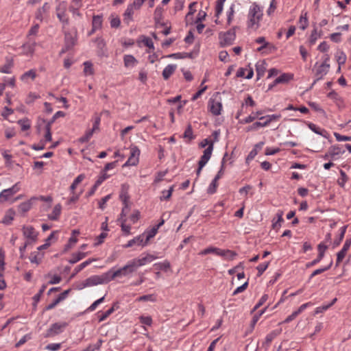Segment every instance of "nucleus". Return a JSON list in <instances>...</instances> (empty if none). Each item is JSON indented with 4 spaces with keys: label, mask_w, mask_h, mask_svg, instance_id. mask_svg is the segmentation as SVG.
I'll list each match as a JSON object with an SVG mask.
<instances>
[{
    "label": "nucleus",
    "mask_w": 351,
    "mask_h": 351,
    "mask_svg": "<svg viewBox=\"0 0 351 351\" xmlns=\"http://www.w3.org/2000/svg\"><path fill=\"white\" fill-rule=\"evenodd\" d=\"M109 282L110 278H108V274L106 272L101 276L95 275L86 278L80 284L79 289H82L87 287H91L101 284H106Z\"/></svg>",
    "instance_id": "obj_1"
},
{
    "label": "nucleus",
    "mask_w": 351,
    "mask_h": 351,
    "mask_svg": "<svg viewBox=\"0 0 351 351\" xmlns=\"http://www.w3.org/2000/svg\"><path fill=\"white\" fill-rule=\"evenodd\" d=\"M263 12L261 8L254 3L249 12L248 27L257 29L259 27V21L262 19Z\"/></svg>",
    "instance_id": "obj_2"
},
{
    "label": "nucleus",
    "mask_w": 351,
    "mask_h": 351,
    "mask_svg": "<svg viewBox=\"0 0 351 351\" xmlns=\"http://www.w3.org/2000/svg\"><path fill=\"white\" fill-rule=\"evenodd\" d=\"M237 26L233 27L226 32H220L219 34V44L221 47L231 45L236 38V29Z\"/></svg>",
    "instance_id": "obj_3"
},
{
    "label": "nucleus",
    "mask_w": 351,
    "mask_h": 351,
    "mask_svg": "<svg viewBox=\"0 0 351 351\" xmlns=\"http://www.w3.org/2000/svg\"><path fill=\"white\" fill-rule=\"evenodd\" d=\"M136 269L133 266V264L132 261H130L128 262V263L125 265L124 267L117 269L115 271H109L107 272L108 278H110V282L112 280H114L117 277L120 276H125L129 274H131L134 271H135Z\"/></svg>",
    "instance_id": "obj_4"
},
{
    "label": "nucleus",
    "mask_w": 351,
    "mask_h": 351,
    "mask_svg": "<svg viewBox=\"0 0 351 351\" xmlns=\"http://www.w3.org/2000/svg\"><path fill=\"white\" fill-rule=\"evenodd\" d=\"M67 326L66 322H57L53 324L51 327L47 330L45 337H51L58 335L63 332L64 328Z\"/></svg>",
    "instance_id": "obj_5"
},
{
    "label": "nucleus",
    "mask_w": 351,
    "mask_h": 351,
    "mask_svg": "<svg viewBox=\"0 0 351 351\" xmlns=\"http://www.w3.org/2000/svg\"><path fill=\"white\" fill-rule=\"evenodd\" d=\"M329 68H330L329 64H326V62H323L317 67V69H316L315 74L316 79L314 80L311 88H312L317 83V81L322 79V77L328 73V72L329 71Z\"/></svg>",
    "instance_id": "obj_6"
},
{
    "label": "nucleus",
    "mask_w": 351,
    "mask_h": 351,
    "mask_svg": "<svg viewBox=\"0 0 351 351\" xmlns=\"http://www.w3.org/2000/svg\"><path fill=\"white\" fill-rule=\"evenodd\" d=\"M140 155V150L136 146L131 147L130 148V156L126 162L124 164L125 166L136 165L138 162V157Z\"/></svg>",
    "instance_id": "obj_7"
},
{
    "label": "nucleus",
    "mask_w": 351,
    "mask_h": 351,
    "mask_svg": "<svg viewBox=\"0 0 351 351\" xmlns=\"http://www.w3.org/2000/svg\"><path fill=\"white\" fill-rule=\"evenodd\" d=\"M77 41L76 35L71 33H65L64 35V47L62 49V53H64L73 48Z\"/></svg>",
    "instance_id": "obj_8"
},
{
    "label": "nucleus",
    "mask_w": 351,
    "mask_h": 351,
    "mask_svg": "<svg viewBox=\"0 0 351 351\" xmlns=\"http://www.w3.org/2000/svg\"><path fill=\"white\" fill-rule=\"evenodd\" d=\"M319 254L317 255V257L312 261L311 262H309L306 264V267L309 268L315 265H317L318 263L321 261V260L324 256V253L326 249L328 248L327 245H324V243H321L317 246Z\"/></svg>",
    "instance_id": "obj_9"
},
{
    "label": "nucleus",
    "mask_w": 351,
    "mask_h": 351,
    "mask_svg": "<svg viewBox=\"0 0 351 351\" xmlns=\"http://www.w3.org/2000/svg\"><path fill=\"white\" fill-rule=\"evenodd\" d=\"M157 257L154 255L147 254L144 257H142L141 258H134V259L132 260L131 261H132L135 269L136 270L139 267L145 265L147 263L152 262Z\"/></svg>",
    "instance_id": "obj_10"
},
{
    "label": "nucleus",
    "mask_w": 351,
    "mask_h": 351,
    "mask_svg": "<svg viewBox=\"0 0 351 351\" xmlns=\"http://www.w3.org/2000/svg\"><path fill=\"white\" fill-rule=\"evenodd\" d=\"M208 108L210 112L215 116L221 114L222 104L220 101L210 99L208 101Z\"/></svg>",
    "instance_id": "obj_11"
},
{
    "label": "nucleus",
    "mask_w": 351,
    "mask_h": 351,
    "mask_svg": "<svg viewBox=\"0 0 351 351\" xmlns=\"http://www.w3.org/2000/svg\"><path fill=\"white\" fill-rule=\"evenodd\" d=\"M23 234L25 237L27 238L29 240L35 242L37 240L38 232H36L34 227L28 226H24L22 228Z\"/></svg>",
    "instance_id": "obj_12"
},
{
    "label": "nucleus",
    "mask_w": 351,
    "mask_h": 351,
    "mask_svg": "<svg viewBox=\"0 0 351 351\" xmlns=\"http://www.w3.org/2000/svg\"><path fill=\"white\" fill-rule=\"evenodd\" d=\"M345 152L344 150H341V148L337 145L332 146L329 148L327 153L323 156L325 160L328 158H331L332 160L335 159V156L339 155L341 154H343Z\"/></svg>",
    "instance_id": "obj_13"
},
{
    "label": "nucleus",
    "mask_w": 351,
    "mask_h": 351,
    "mask_svg": "<svg viewBox=\"0 0 351 351\" xmlns=\"http://www.w3.org/2000/svg\"><path fill=\"white\" fill-rule=\"evenodd\" d=\"M351 245V239H346L344 243V245L342 249L337 253V263L336 265H338L340 262L344 258L346 255L348 250H349Z\"/></svg>",
    "instance_id": "obj_14"
},
{
    "label": "nucleus",
    "mask_w": 351,
    "mask_h": 351,
    "mask_svg": "<svg viewBox=\"0 0 351 351\" xmlns=\"http://www.w3.org/2000/svg\"><path fill=\"white\" fill-rule=\"evenodd\" d=\"M95 42L97 43L98 56L100 57H106L107 50L104 40L101 38H97Z\"/></svg>",
    "instance_id": "obj_15"
},
{
    "label": "nucleus",
    "mask_w": 351,
    "mask_h": 351,
    "mask_svg": "<svg viewBox=\"0 0 351 351\" xmlns=\"http://www.w3.org/2000/svg\"><path fill=\"white\" fill-rule=\"evenodd\" d=\"M37 199V197H32L27 202H22L19 206V211L22 214H25L27 211H29L32 206L33 201H35Z\"/></svg>",
    "instance_id": "obj_16"
},
{
    "label": "nucleus",
    "mask_w": 351,
    "mask_h": 351,
    "mask_svg": "<svg viewBox=\"0 0 351 351\" xmlns=\"http://www.w3.org/2000/svg\"><path fill=\"white\" fill-rule=\"evenodd\" d=\"M102 15H94L92 21V30L90 34L95 32L96 30L100 29L102 26Z\"/></svg>",
    "instance_id": "obj_17"
},
{
    "label": "nucleus",
    "mask_w": 351,
    "mask_h": 351,
    "mask_svg": "<svg viewBox=\"0 0 351 351\" xmlns=\"http://www.w3.org/2000/svg\"><path fill=\"white\" fill-rule=\"evenodd\" d=\"M255 41L256 43H263V45H261L260 47H258L257 49V50L258 51H261L263 49H266V48H268L270 50L276 49V47H274V45H273L272 44H271L268 42H266L265 38L263 36L257 38Z\"/></svg>",
    "instance_id": "obj_18"
},
{
    "label": "nucleus",
    "mask_w": 351,
    "mask_h": 351,
    "mask_svg": "<svg viewBox=\"0 0 351 351\" xmlns=\"http://www.w3.org/2000/svg\"><path fill=\"white\" fill-rule=\"evenodd\" d=\"M266 62L265 60H261L256 64V71L257 73L258 79H260L265 74L266 71Z\"/></svg>",
    "instance_id": "obj_19"
},
{
    "label": "nucleus",
    "mask_w": 351,
    "mask_h": 351,
    "mask_svg": "<svg viewBox=\"0 0 351 351\" xmlns=\"http://www.w3.org/2000/svg\"><path fill=\"white\" fill-rule=\"evenodd\" d=\"M177 66L176 64H169L162 71V77L164 80H167L171 75L176 70Z\"/></svg>",
    "instance_id": "obj_20"
},
{
    "label": "nucleus",
    "mask_w": 351,
    "mask_h": 351,
    "mask_svg": "<svg viewBox=\"0 0 351 351\" xmlns=\"http://www.w3.org/2000/svg\"><path fill=\"white\" fill-rule=\"evenodd\" d=\"M62 206L60 204H56L51 214L48 215V218L51 220L56 221L60 215Z\"/></svg>",
    "instance_id": "obj_21"
},
{
    "label": "nucleus",
    "mask_w": 351,
    "mask_h": 351,
    "mask_svg": "<svg viewBox=\"0 0 351 351\" xmlns=\"http://www.w3.org/2000/svg\"><path fill=\"white\" fill-rule=\"evenodd\" d=\"M15 215V211L10 208L8 210L5 214L3 219H2V223L5 225H9L12 223L14 219V217Z\"/></svg>",
    "instance_id": "obj_22"
},
{
    "label": "nucleus",
    "mask_w": 351,
    "mask_h": 351,
    "mask_svg": "<svg viewBox=\"0 0 351 351\" xmlns=\"http://www.w3.org/2000/svg\"><path fill=\"white\" fill-rule=\"evenodd\" d=\"M16 193V190L14 189H4L0 193V202H4L8 200L12 195Z\"/></svg>",
    "instance_id": "obj_23"
},
{
    "label": "nucleus",
    "mask_w": 351,
    "mask_h": 351,
    "mask_svg": "<svg viewBox=\"0 0 351 351\" xmlns=\"http://www.w3.org/2000/svg\"><path fill=\"white\" fill-rule=\"evenodd\" d=\"M308 128L315 133L319 134L325 138H328V132L324 129H322L319 127L317 126L315 124L310 123L308 124Z\"/></svg>",
    "instance_id": "obj_24"
},
{
    "label": "nucleus",
    "mask_w": 351,
    "mask_h": 351,
    "mask_svg": "<svg viewBox=\"0 0 351 351\" xmlns=\"http://www.w3.org/2000/svg\"><path fill=\"white\" fill-rule=\"evenodd\" d=\"M143 236L144 234L139 235L138 237H134V239H131L128 242L127 244L124 245V247L128 248L132 247L134 244L141 245H143V243H144L143 241Z\"/></svg>",
    "instance_id": "obj_25"
},
{
    "label": "nucleus",
    "mask_w": 351,
    "mask_h": 351,
    "mask_svg": "<svg viewBox=\"0 0 351 351\" xmlns=\"http://www.w3.org/2000/svg\"><path fill=\"white\" fill-rule=\"evenodd\" d=\"M118 307L117 303H114L111 308L99 316V322H101L106 319Z\"/></svg>",
    "instance_id": "obj_26"
},
{
    "label": "nucleus",
    "mask_w": 351,
    "mask_h": 351,
    "mask_svg": "<svg viewBox=\"0 0 351 351\" xmlns=\"http://www.w3.org/2000/svg\"><path fill=\"white\" fill-rule=\"evenodd\" d=\"M123 62L125 67L134 66L138 62L137 60L132 55H125Z\"/></svg>",
    "instance_id": "obj_27"
},
{
    "label": "nucleus",
    "mask_w": 351,
    "mask_h": 351,
    "mask_svg": "<svg viewBox=\"0 0 351 351\" xmlns=\"http://www.w3.org/2000/svg\"><path fill=\"white\" fill-rule=\"evenodd\" d=\"M13 65V60L7 58L5 64L0 68V73H11V69Z\"/></svg>",
    "instance_id": "obj_28"
},
{
    "label": "nucleus",
    "mask_w": 351,
    "mask_h": 351,
    "mask_svg": "<svg viewBox=\"0 0 351 351\" xmlns=\"http://www.w3.org/2000/svg\"><path fill=\"white\" fill-rule=\"evenodd\" d=\"M268 125V122H266V121L265 120V121L263 122H261V121H256L254 122L253 124H252L251 125H249L247 128H246V131L247 132H250V131H256L258 130L261 127H265V126H267Z\"/></svg>",
    "instance_id": "obj_29"
},
{
    "label": "nucleus",
    "mask_w": 351,
    "mask_h": 351,
    "mask_svg": "<svg viewBox=\"0 0 351 351\" xmlns=\"http://www.w3.org/2000/svg\"><path fill=\"white\" fill-rule=\"evenodd\" d=\"M134 9H135L134 7H133L131 4H130V5H128L127 9L125 11V13L123 14V16H124L123 20L127 23H129V22L132 20Z\"/></svg>",
    "instance_id": "obj_30"
},
{
    "label": "nucleus",
    "mask_w": 351,
    "mask_h": 351,
    "mask_svg": "<svg viewBox=\"0 0 351 351\" xmlns=\"http://www.w3.org/2000/svg\"><path fill=\"white\" fill-rule=\"evenodd\" d=\"M43 257V254L39 252H32L29 256V261L32 263L40 264L41 259Z\"/></svg>",
    "instance_id": "obj_31"
},
{
    "label": "nucleus",
    "mask_w": 351,
    "mask_h": 351,
    "mask_svg": "<svg viewBox=\"0 0 351 351\" xmlns=\"http://www.w3.org/2000/svg\"><path fill=\"white\" fill-rule=\"evenodd\" d=\"M49 5L48 3H45L44 5L38 9L36 14V18L38 20L42 21L43 20V14L45 12H48L49 10Z\"/></svg>",
    "instance_id": "obj_32"
},
{
    "label": "nucleus",
    "mask_w": 351,
    "mask_h": 351,
    "mask_svg": "<svg viewBox=\"0 0 351 351\" xmlns=\"http://www.w3.org/2000/svg\"><path fill=\"white\" fill-rule=\"evenodd\" d=\"M322 34V31H320L319 33L317 32V27H314L313 30L311 32L310 38H309V43L311 45H313L318 38H320Z\"/></svg>",
    "instance_id": "obj_33"
},
{
    "label": "nucleus",
    "mask_w": 351,
    "mask_h": 351,
    "mask_svg": "<svg viewBox=\"0 0 351 351\" xmlns=\"http://www.w3.org/2000/svg\"><path fill=\"white\" fill-rule=\"evenodd\" d=\"M57 16L58 19L62 23L63 27H64L66 25H69V19L66 17L65 14L64 10L60 12V8H57Z\"/></svg>",
    "instance_id": "obj_34"
},
{
    "label": "nucleus",
    "mask_w": 351,
    "mask_h": 351,
    "mask_svg": "<svg viewBox=\"0 0 351 351\" xmlns=\"http://www.w3.org/2000/svg\"><path fill=\"white\" fill-rule=\"evenodd\" d=\"M87 253L85 252H78L76 254H73L71 258L69 260V263L70 264H75L77 262L80 261L82 258H84L86 256Z\"/></svg>",
    "instance_id": "obj_35"
},
{
    "label": "nucleus",
    "mask_w": 351,
    "mask_h": 351,
    "mask_svg": "<svg viewBox=\"0 0 351 351\" xmlns=\"http://www.w3.org/2000/svg\"><path fill=\"white\" fill-rule=\"evenodd\" d=\"M158 232V228L153 227L150 230L147 231L145 234H146V239L143 243V246H145L147 245L149 241L155 237V235Z\"/></svg>",
    "instance_id": "obj_36"
},
{
    "label": "nucleus",
    "mask_w": 351,
    "mask_h": 351,
    "mask_svg": "<svg viewBox=\"0 0 351 351\" xmlns=\"http://www.w3.org/2000/svg\"><path fill=\"white\" fill-rule=\"evenodd\" d=\"M282 216L283 211L278 210V213H276L277 221L276 222H274L272 224V227L274 229H278L280 227H281V223L284 221Z\"/></svg>",
    "instance_id": "obj_37"
},
{
    "label": "nucleus",
    "mask_w": 351,
    "mask_h": 351,
    "mask_svg": "<svg viewBox=\"0 0 351 351\" xmlns=\"http://www.w3.org/2000/svg\"><path fill=\"white\" fill-rule=\"evenodd\" d=\"M46 287H47L46 285H43L41 288L40 289L38 293H36L33 297V300H34L33 306L34 308L36 307L37 303L40 301V298H41L42 295L43 294L44 291H45Z\"/></svg>",
    "instance_id": "obj_38"
},
{
    "label": "nucleus",
    "mask_w": 351,
    "mask_h": 351,
    "mask_svg": "<svg viewBox=\"0 0 351 351\" xmlns=\"http://www.w3.org/2000/svg\"><path fill=\"white\" fill-rule=\"evenodd\" d=\"M300 28L304 30L308 25V21L307 18V13L302 14L299 19Z\"/></svg>",
    "instance_id": "obj_39"
},
{
    "label": "nucleus",
    "mask_w": 351,
    "mask_h": 351,
    "mask_svg": "<svg viewBox=\"0 0 351 351\" xmlns=\"http://www.w3.org/2000/svg\"><path fill=\"white\" fill-rule=\"evenodd\" d=\"M267 308V306L265 307L263 309L261 310L258 313L254 315L250 324L252 329L254 328V326L260 319L261 316L266 311Z\"/></svg>",
    "instance_id": "obj_40"
},
{
    "label": "nucleus",
    "mask_w": 351,
    "mask_h": 351,
    "mask_svg": "<svg viewBox=\"0 0 351 351\" xmlns=\"http://www.w3.org/2000/svg\"><path fill=\"white\" fill-rule=\"evenodd\" d=\"M291 78V77L289 74L283 73L274 80V84L287 82Z\"/></svg>",
    "instance_id": "obj_41"
},
{
    "label": "nucleus",
    "mask_w": 351,
    "mask_h": 351,
    "mask_svg": "<svg viewBox=\"0 0 351 351\" xmlns=\"http://www.w3.org/2000/svg\"><path fill=\"white\" fill-rule=\"evenodd\" d=\"M281 117V114H269L264 117H259L260 120H265L266 122H268V125L269 123L275 120H278Z\"/></svg>",
    "instance_id": "obj_42"
},
{
    "label": "nucleus",
    "mask_w": 351,
    "mask_h": 351,
    "mask_svg": "<svg viewBox=\"0 0 351 351\" xmlns=\"http://www.w3.org/2000/svg\"><path fill=\"white\" fill-rule=\"evenodd\" d=\"M36 77V71L34 69H30L29 71L24 73L21 79L23 81L26 80L28 77H30L32 80H34Z\"/></svg>",
    "instance_id": "obj_43"
},
{
    "label": "nucleus",
    "mask_w": 351,
    "mask_h": 351,
    "mask_svg": "<svg viewBox=\"0 0 351 351\" xmlns=\"http://www.w3.org/2000/svg\"><path fill=\"white\" fill-rule=\"evenodd\" d=\"M17 123L20 125L22 131H26L31 127L29 121L27 119H20Z\"/></svg>",
    "instance_id": "obj_44"
},
{
    "label": "nucleus",
    "mask_w": 351,
    "mask_h": 351,
    "mask_svg": "<svg viewBox=\"0 0 351 351\" xmlns=\"http://www.w3.org/2000/svg\"><path fill=\"white\" fill-rule=\"evenodd\" d=\"M103 343V340L101 339H99L97 343L95 344H90L88 345L85 349L86 351H95L98 350L100 349L101 345Z\"/></svg>",
    "instance_id": "obj_45"
},
{
    "label": "nucleus",
    "mask_w": 351,
    "mask_h": 351,
    "mask_svg": "<svg viewBox=\"0 0 351 351\" xmlns=\"http://www.w3.org/2000/svg\"><path fill=\"white\" fill-rule=\"evenodd\" d=\"M279 333H280L279 331L274 330V331L271 332L270 333H269L268 335H267V336L265 337V343H266L267 345L270 344V343L274 340V339H275L279 335Z\"/></svg>",
    "instance_id": "obj_46"
},
{
    "label": "nucleus",
    "mask_w": 351,
    "mask_h": 351,
    "mask_svg": "<svg viewBox=\"0 0 351 351\" xmlns=\"http://www.w3.org/2000/svg\"><path fill=\"white\" fill-rule=\"evenodd\" d=\"M332 264V262L331 261V262H330V263L328 266L324 267H323V268H319V269H317L315 270V271H314L311 274V276H310V277H309V280H310L311 278H313L314 276H317V275H319V274H322V273H323V272H324V271H326L328 270V269L330 268V267H331Z\"/></svg>",
    "instance_id": "obj_47"
},
{
    "label": "nucleus",
    "mask_w": 351,
    "mask_h": 351,
    "mask_svg": "<svg viewBox=\"0 0 351 351\" xmlns=\"http://www.w3.org/2000/svg\"><path fill=\"white\" fill-rule=\"evenodd\" d=\"M341 177L338 179L337 183L341 187H343L345 186L346 182L348 181V178L346 173L343 171L340 170Z\"/></svg>",
    "instance_id": "obj_48"
},
{
    "label": "nucleus",
    "mask_w": 351,
    "mask_h": 351,
    "mask_svg": "<svg viewBox=\"0 0 351 351\" xmlns=\"http://www.w3.org/2000/svg\"><path fill=\"white\" fill-rule=\"evenodd\" d=\"M85 178L84 174L79 175L73 181L70 186L71 191L73 193L78 184H80Z\"/></svg>",
    "instance_id": "obj_49"
},
{
    "label": "nucleus",
    "mask_w": 351,
    "mask_h": 351,
    "mask_svg": "<svg viewBox=\"0 0 351 351\" xmlns=\"http://www.w3.org/2000/svg\"><path fill=\"white\" fill-rule=\"evenodd\" d=\"M337 61L339 65L343 64L346 60V56L342 51H339L336 54Z\"/></svg>",
    "instance_id": "obj_50"
},
{
    "label": "nucleus",
    "mask_w": 351,
    "mask_h": 351,
    "mask_svg": "<svg viewBox=\"0 0 351 351\" xmlns=\"http://www.w3.org/2000/svg\"><path fill=\"white\" fill-rule=\"evenodd\" d=\"M65 115L64 112L62 111H58L54 114V115L52 117V118L47 123L46 125H49L51 127L52 124L55 122V121L58 117H62Z\"/></svg>",
    "instance_id": "obj_51"
},
{
    "label": "nucleus",
    "mask_w": 351,
    "mask_h": 351,
    "mask_svg": "<svg viewBox=\"0 0 351 351\" xmlns=\"http://www.w3.org/2000/svg\"><path fill=\"white\" fill-rule=\"evenodd\" d=\"M268 299V295L267 294H264L258 302L255 305L253 309L251 311V313H253L255 311H256L259 307H261Z\"/></svg>",
    "instance_id": "obj_52"
},
{
    "label": "nucleus",
    "mask_w": 351,
    "mask_h": 351,
    "mask_svg": "<svg viewBox=\"0 0 351 351\" xmlns=\"http://www.w3.org/2000/svg\"><path fill=\"white\" fill-rule=\"evenodd\" d=\"M84 72L86 75H92L93 74V64L91 62L86 61L84 63Z\"/></svg>",
    "instance_id": "obj_53"
},
{
    "label": "nucleus",
    "mask_w": 351,
    "mask_h": 351,
    "mask_svg": "<svg viewBox=\"0 0 351 351\" xmlns=\"http://www.w3.org/2000/svg\"><path fill=\"white\" fill-rule=\"evenodd\" d=\"M346 228H347V226H343L341 228L339 237L334 241V243H333L334 247L338 246L340 244V243L341 242V241L343 240V239L344 237L345 232H346Z\"/></svg>",
    "instance_id": "obj_54"
},
{
    "label": "nucleus",
    "mask_w": 351,
    "mask_h": 351,
    "mask_svg": "<svg viewBox=\"0 0 351 351\" xmlns=\"http://www.w3.org/2000/svg\"><path fill=\"white\" fill-rule=\"evenodd\" d=\"M162 9L161 8H156L154 11V20L156 23H159L162 19Z\"/></svg>",
    "instance_id": "obj_55"
},
{
    "label": "nucleus",
    "mask_w": 351,
    "mask_h": 351,
    "mask_svg": "<svg viewBox=\"0 0 351 351\" xmlns=\"http://www.w3.org/2000/svg\"><path fill=\"white\" fill-rule=\"evenodd\" d=\"M93 134V130H88L86 132V134L82 136V137H80L79 138V142L82 143H86L89 141V139L92 137Z\"/></svg>",
    "instance_id": "obj_56"
},
{
    "label": "nucleus",
    "mask_w": 351,
    "mask_h": 351,
    "mask_svg": "<svg viewBox=\"0 0 351 351\" xmlns=\"http://www.w3.org/2000/svg\"><path fill=\"white\" fill-rule=\"evenodd\" d=\"M119 198L123 202V204H128V199L130 198L127 189H122V191L119 195Z\"/></svg>",
    "instance_id": "obj_57"
},
{
    "label": "nucleus",
    "mask_w": 351,
    "mask_h": 351,
    "mask_svg": "<svg viewBox=\"0 0 351 351\" xmlns=\"http://www.w3.org/2000/svg\"><path fill=\"white\" fill-rule=\"evenodd\" d=\"M173 191V186L170 187L169 190H165L162 193V196L160 197V200H167L169 199L172 194V192Z\"/></svg>",
    "instance_id": "obj_58"
},
{
    "label": "nucleus",
    "mask_w": 351,
    "mask_h": 351,
    "mask_svg": "<svg viewBox=\"0 0 351 351\" xmlns=\"http://www.w3.org/2000/svg\"><path fill=\"white\" fill-rule=\"evenodd\" d=\"M256 119H257V116H256L254 112H252L250 115L247 117L245 119L240 120L239 123H242V124H246V123H249L254 121Z\"/></svg>",
    "instance_id": "obj_59"
},
{
    "label": "nucleus",
    "mask_w": 351,
    "mask_h": 351,
    "mask_svg": "<svg viewBox=\"0 0 351 351\" xmlns=\"http://www.w3.org/2000/svg\"><path fill=\"white\" fill-rule=\"evenodd\" d=\"M183 137L189 139H193L194 137L193 136V130L191 125L189 124L186 129L184 131L183 134Z\"/></svg>",
    "instance_id": "obj_60"
},
{
    "label": "nucleus",
    "mask_w": 351,
    "mask_h": 351,
    "mask_svg": "<svg viewBox=\"0 0 351 351\" xmlns=\"http://www.w3.org/2000/svg\"><path fill=\"white\" fill-rule=\"evenodd\" d=\"M269 263H265L260 264L257 266L256 269L258 270V276H261L263 272L267 269L268 267Z\"/></svg>",
    "instance_id": "obj_61"
},
{
    "label": "nucleus",
    "mask_w": 351,
    "mask_h": 351,
    "mask_svg": "<svg viewBox=\"0 0 351 351\" xmlns=\"http://www.w3.org/2000/svg\"><path fill=\"white\" fill-rule=\"evenodd\" d=\"M217 187V180L213 179L210 186L208 188L207 192L210 194H213L216 192V189Z\"/></svg>",
    "instance_id": "obj_62"
},
{
    "label": "nucleus",
    "mask_w": 351,
    "mask_h": 351,
    "mask_svg": "<svg viewBox=\"0 0 351 351\" xmlns=\"http://www.w3.org/2000/svg\"><path fill=\"white\" fill-rule=\"evenodd\" d=\"M137 300L139 301V302H141V301H152V302H154V301H156V298L154 297V295H152V294L144 295H142V296L139 297L137 299Z\"/></svg>",
    "instance_id": "obj_63"
},
{
    "label": "nucleus",
    "mask_w": 351,
    "mask_h": 351,
    "mask_svg": "<svg viewBox=\"0 0 351 351\" xmlns=\"http://www.w3.org/2000/svg\"><path fill=\"white\" fill-rule=\"evenodd\" d=\"M213 150V142H210L209 146L204 151V156L210 158Z\"/></svg>",
    "instance_id": "obj_64"
}]
</instances>
